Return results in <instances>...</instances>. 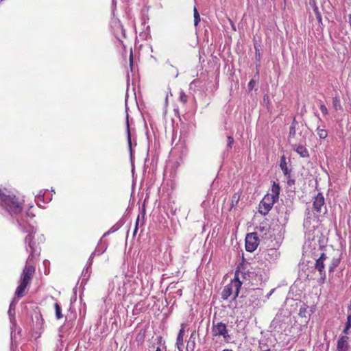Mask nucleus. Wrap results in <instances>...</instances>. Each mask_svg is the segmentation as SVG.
Instances as JSON below:
<instances>
[{"label":"nucleus","instance_id":"nucleus-29","mask_svg":"<svg viewBox=\"0 0 351 351\" xmlns=\"http://www.w3.org/2000/svg\"><path fill=\"white\" fill-rule=\"evenodd\" d=\"M287 177V184L289 186H292L295 184V180L293 179H291L290 178V174H289V176H286Z\"/></svg>","mask_w":351,"mask_h":351},{"label":"nucleus","instance_id":"nucleus-41","mask_svg":"<svg viewBox=\"0 0 351 351\" xmlns=\"http://www.w3.org/2000/svg\"><path fill=\"white\" fill-rule=\"evenodd\" d=\"M263 351H271L270 349H267V350H263Z\"/></svg>","mask_w":351,"mask_h":351},{"label":"nucleus","instance_id":"nucleus-7","mask_svg":"<svg viewBox=\"0 0 351 351\" xmlns=\"http://www.w3.org/2000/svg\"><path fill=\"white\" fill-rule=\"evenodd\" d=\"M258 245V238L256 232L247 234L245 238V249L247 252H254Z\"/></svg>","mask_w":351,"mask_h":351},{"label":"nucleus","instance_id":"nucleus-3","mask_svg":"<svg viewBox=\"0 0 351 351\" xmlns=\"http://www.w3.org/2000/svg\"><path fill=\"white\" fill-rule=\"evenodd\" d=\"M242 282L239 280L237 274H235L234 278L231 281L230 283L224 287L221 298L223 300H227L230 296L233 295V298L235 299L239 293V291Z\"/></svg>","mask_w":351,"mask_h":351},{"label":"nucleus","instance_id":"nucleus-1","mask_svg":"<svg viewBox=\"0 0 351 351\" xmlns=\"http://www.w3.org/2000/svg\"><path fill=\"white\" fill-rule=\"evenodd\" d=\"M16 221L21 229L28 233L25 239V243L26 244V250L29 252V255L27 259V263H31L39 256L40 253V247L34 241L36 230L32 225L26 224L23 218L18 217L16 218Z\"/></svg>","mask_w":351,"mask_h":351},{"label":"nucleus","instance_id":"nucleus-5","mask_svg":"<svg viewBox=\"0 0 351 351\" xmlns=\"http://www.w3.org/2000/svg\"><path fill=\"white\" fill-rule=\"evenodd\" d=\"M277 200L269 194L266 195L259 204V212L263 215H266L272 208L273 205Z\"/></svg>","mask_w":351,"mask_h":351},{"label":"nucleus","instance_id":"nucleus-32","mask_svg":"<svg viewBox=\"0 0 351 351\" xmlns=\"http://www.w3.org/2000/svg\"><path fill=\"white\" fill-rule=\"evenodd\" d=\"M138 223H139V216H138L136 221L135 228L134 230V234H135L138 230Z\"/></svg>","mask_w":351,"mask_h":351},{"label":"nucleus","instance_id":"nucleus-20","mask_svg":"<svg viewBox=\"0 0 351 351\" xmlns=\"http://www.w3.org/2000/svg\"><path fill=\"white\" fill-rule=\"evenodd\" d=\"M16 303H17V300L14 299L11 302V303L10 304V307H9V310H8V314H9V315L10 317L13 316L14 315V311H15V308H16Z\"/></svg>","mask_w":351,"mask_h":351},{"label":"nucleus","instance_id":"nucleus-14","mask_svg":"<svg viewBox=\"0 0 351 351\" xmlns=\"http://www.w3.org/2000/svg\"><path fill=\"white\" fill-rule=\"evenodd\" d=\"M27 283L20 280V285L18 286L16 290V295L18 298H21L24 295V291L27 286Z\"/></svg>","mask_w":351,"mask_h":351},{"label":"nucleus","instance_id":"nucleus-34","mask_svg":"<svg viewBox=\"0 0 351 351\" xmlns=\"http://www.w3.org/2000/svg\"><path fill=\"white\" fill-rule=\"evenodd\" d=\"M155 351H167V350H166V348H161L160 347H158Z\"/></svg>","mask_w":351,"mask_h":351},{"label":"nucleus","instance_id":"nucleus-39","mask_svg":"<svg viewBox=\"0 0 351 351\" xmlns=\"http://www.w3.org/2000/svg\"><path fill=\"white\" fill-rule=\"evenodd\" d=\"M222 351H233V350H230V349H224Z\"/></svg>","mask_w":351,"mask_h":351},{"label":"nucleus","instance_id":"nucleus-16","mask_svg":"<svg viewBox=\"0 0 351 351\" xmlns=\"http://www.w3.org/2000/svg\"><path fill=\"white\" fill-rule=\"evenodd\" d=\"M279 194H280L279 184L274 182V184L272 186V194H271L270 195L272 196L274 199H276L278 201V199L279 198Z\"/></svg>","mask_w":351,"mask_h":351},{"label":"nucleus","instance_id":"nucleus-30","mask_svg":"<svg viewBox=\"0 0 351 351\" xmlns=\"http://www.w3.org/2000/svg\"><path fill=\"white\" fill-rule=\"evenodd\" d=\"M200 21V16H194V25L197 26L199 22Z\"/></svg>","mask_w":351,"mask_h":351},{"label":"nucleus","instance_id":"nucleus-31","mask_svg":"<svg viewBox=\"0 0 351 351\" xmlns=\"http://www.w3.org/2000/svg\"><path fill=\"white\" fill-rule=\"evenodd\" d=\"M255 85V81L254 80H251L248 84V87L250 90H252Z\"/></svg>","mask_w":351,"mask_h":351},{"label":"nucleus","instance_id":"nucleus-37","mask_svg":"<svg viewBox=\"0 0 351 351\" xmlns=\"http://www.w3.org/2000/svg\"><path fill=\"white\" fill-rule=\"evenodd\" d=\"M301 316L302 315V314H304V312L302 311V308H300V313H299Z\"/></svg>","mask_w":351,"mask_h":351},{"label":"nucleus","instance_id":"nucleus-33","mask_svg":"<svg viewBox=\"0 0 351 351\" xmlns=\"http://www.w3.org/2000/svg\"><path fill=\"white\" fill-rule=\"evenodd\" d=\"M193 15L194 16H198L199 15L196 7H194V9H193Z\"/></svg>","mask_w":351,"mask_h":351},{"label":"nucleus","instance_id":"nucleus-28","mask_svg":"<svg viewBox=\"0 0 351 351\" xmlns=\"http://www.w3.org/2000/svg\"><path fill=\"white\" fill-rule=\"evenodd\" d=\"M319 108L322 112V114L326 116L328 114V109L326 108V106L323 104V103H321L320 105H319Z\"/></svg>","mask_w":351,"mask_h":351},{"label":"nucleus","instance_id":"nucleus-18","mask_svg":"<svg viewBox=\"0 0 351 351\" xmlns=\"http://www.w3.org/2000/svg\"><path fill=\"white\" fill-rule=\"evenodd\" d=\"M167 64H168L167 70L169 74L174 76V77H177L178 75V71L177 68L174 67L173 65L169 64V62H167Z\"/></svg>","mask_w":351,"mask_h":351},{"label":"nucleus","instance_id":"nucleus-40","mask_svg":"<svg viewBox=\"0 0 351 351\" xmlns=\"http://www.w3.org/2000/svg\"><path fill=\"white\" fill-rule=\"evenodd\" d=\"M132 55L130 56V63L132 62Z\"/></svg>","mask_w":351,"mask_h":351},{"label":"nucleus","instance_id":"nucleus-13","mask_svg":"<svg viewBox=\"0 0 351 351\" xmlns=\"http://www.w3.org/2000/svg\"><path fill=\"white\" fill-rule=\"evenodd\" d=\"M298 124V123L294 119L291 123L290 128H289V136H288V140H289V143H291V139L295 138V134H296L295 128Z\"/></svg>","mask_w":351,"mask_h":351},{"label":"nucleus","instance_id":"nucleus-17","mask_svg":"<svg viewBox=\"0 0 351 351\" xmlns=\"http://www.w3.org/2000/svg\"><path fill=\"white\" fill-rule=\"evenodd\" d=\"M240 200V195L237 193H234L232 196V198H231V207H230V209L233 208H235L239 202Z\"/></svg>","mask_w":351,"mask_h":351},{"label":"nucleus","instance_id":"nucleus-21","mask_svg":"<svg viewBox=\"0 0 351 351\" xmlns=\"http://www.w3.org/2000/svg\"><path fill=\"white\" fill-rule=\"evenodd\" d=\"M126 125H127V132H128V145L130 147V149H132V142H131V134L130 131V125H129V121H128V115H127V120H126Z\"/></svg>","mask_w":351,"mask_h":351},{"label":"nucleus","instance_id":"nucleus-38","mask_svg":"<svg viewBox=\"0 0 351 351\" xmlns=\"http://www.w3.org/2000/svg\"><path fill=\"white\" fill-rule=\"evenodd\" d=\"M301 316L302 315V314H304V312L302 311V308H300V313H299Z\"/></svg>","mask_w":351,"mask_h":351},{"label":"nucleus","instance_id":"nucleus-9","mask_svg":"<svg viewBox=\"0 0 351 351\" xmlns=\"http://www.w3.org/2000/svg\"><path fill=\"white\" fill-rule=\"evenodd\" d=\"M324 205V197L322 193H318L317 196L315 197L313 202V209L314 210L320 213L322 211V208Z\"/></svg>","mask_w":351,"mask_h":351},{"label":"nucleus","instance_id":"nucleus-8","mask_svg":"<svg viewBox=\"0 0 351 351\" xmlns=\"http://www.w3.org/2000/svg\"><path fill=\"white\" fill-rule=\"evenodd\" d=\"M34 261L27 263L21 276V280L29 284L35 272Z\"/></svg>","mask_w":351,"mask_h":351},{"label":"nucleus","instance_id":"nucleus-12","mask_svg":"<svg viewBox=\"0 0 351 351\" xmlns=\"http://www.w3.org/2000/svg\"><path fill=\"white\" fill-rule=\"evenodd\" d=\"M293 150H295L298 154L300 155V156L302 158H308L309 157V153L307 149L303 146L302 145H291Z\"/></svg>","mask_w":351,"mask_h":351},{"label":"nucleus","instance_id":"nucleus-15","mask_svg":"<svg viewBox=\"0 0 351 351\" xmlns=\"http://www.w3.org/2000/svg\"><path fill=\"white\" fill-rule=\"evenodd\" d=\"M280 167L285 176H289L290 171L288 169L285 157L283 156L281 158Z\"/></svg>","mask_w":351,"mask_h":351},{"label":"nucleus","instance_id":"nucleus-6","mask_svg":"<svg viewBox=\"0 0 351 351\" xmlns=\"http://www.w3.org/2000/svg\"><path fill=\"white\" fill-rule=\"evenodd\" d=\"M326 258L327 256L326 254L322 253L319 258H317L315 262V267L319 272L320 274V278L317 281L319 284L324 283L326 278V271L324 270V261H326Z\"/></svg>","mask_w":351,"mask_h":351},{"label":"nucleus","instance_id":"nucleus-25","mask_svg":"<svg viewBox=\"0 0 351 351\" xmlns=\"http://www.w3.org/2000/svg\"><path fill=\"white\" fill-rule=\"evenodd\" d=\"M179 99L183 104H186L187 102L188 96L185 94V93L183 90H181L180 92Z\"/></svg>","mask_w":351,"mask_h":351},{"label":"nucleus","instance_id":"nucleus-11","mask_svg":"<svg viewBox=\"0 0 351 351\" xmlns=\"http://www.w3.org/2000/svg\"><path fill=\"white\" fill-rule=\"evenodd\" d=\"M348 337L347 336H341L337 341V351H348Z\"/></svg>","mask_w":351,"mask_h":351},{"label":"nucleus","instance_id":"nucleus-2","mask_svg":"<svg viewBox=\"0 0 351 351\" xmlns=\"http://www.w3.org/2000/svg\"><path fill=\"white\" fill-rule=\"evenodd\" d=\"M0 204L12 215H18L22 209L18 198L6 190H0Z\"/></svg>","mask_w":351,"mask_h":351},{"label":"nucleus","instance_id":"nucleus-26","mask_svg":"<svg viewBox=\"0 0 351 351\" xmlns=\"http://www.w3.org/2000/svg\"><path fill=\"white\" fill-rule=\"evenodd\" d=\"M227 149L228 150L232 149V144L234 143V138H232V136H228V138H227Z\"/></svg>","mask_w":351,"mask_h":351},{"label":"nucleus","instance_id":"nucleus-24","mask_svg":"<svg viewBox=\"0 0 351 351\" xmlns=\"http://www.w3.org/2000/svg\"><path fill=\"white\" fill-rule=\"evenodd\" d=\"M317 135L320 138H325L327 137L328 132L326 130L318 128L317 130Z\"/></svg>","mask_w":351,"mask_h":351},{"label":"nucleus","instance_id":"nucleus-27","mask_svg":"<svg viewBox=\"0 0 351 351\" xmlns=\"http://www.w3.org/2000/svg\"><path fill=\"white\" fill-rule=\"evenodd\" d=\"M278 254H279L278 252L274 249H270L267 251V256H271L276 258V257H278Z\"/></svg>","mask_w":351,"mask_h":351},{"label":"nucleus","instance_id":"nucleus-4","mask_svg":"<svg viewBox=\"0 0 351 351\" xmlns=\"http://www.w3.org/2000/svg\"><path fill=\"white\" fill-rule=\"evenodd\" d=\"M211 332L214 337L222 336L226 342H229L231 339L226 324L221 322H215L213 321Z\"/></svg>","mask_w":351,"mask_h":351},{"label":"nucleus","instance_id":"nucleus-10","mask_svg":"<svg viewBox=\"0 0 351 351\" xmlns=\"http://www.w3.org/2000/svg\"><path fill=\"white\" fill-rule=\"evenodd\" d=\"M185 332V326L184 324H182L181 328L176 339V346L179 351H182L184 348L183 337Z\"/></svg>","mask_w":351,"mask_h":351},{"label":"nucleus","instance_id":"nucleus-19","mask_svg":"<svg viewBox=\"0 0 351 351\" xmlns=\"http://www.w3.org/2000/svg\"><path fill=\"white\" fill-rule=\"evenodd\" d=\"M340 263V259L339 258H333L330 263V265L329 266V272H333L335 269L338 266V265Z\"/></svg>","mask_w":351,"mask_h":351},{"label":"nucleus","instance_id":"nucleus-22","mask_svg":"<svg viewBox=\"0 0 351 351\" xmlns=\"http://www.w3.org/2000/svg\"><path fill=\"white\" fill-rule=\"evenodd\" d=\"M54 308L56 310V316L58 319H60L62 317V314L61 313V307L58 302H56L54 304Z\"/></svg>","mask_w":351,"mask_h":351},{"label":"nucleus","instance_id":"nucleus-36","mask_svg":"<svg viewBox=\"0 0 351 351\" xmlns=\"http://www.w3.org/2000/svg\"><path fill=\"white\" fill-rule=\"evenodd\" d=\"M349 23H350V25L351 27V14L349 16Z\"/></svg>","mask_w":351,"mask_h":351},{"label":"nucleus","instance_id":"nucleus-23","mask_svg":"<svg viewBox=\"0 0 351 351\" xmlns=\"http://www.w3.org/2000/svg\"><path fill=\"white\" fill-rule=\"evenodd\" d=\"M351 328V315H349L347 317V322L346 324V327L343 330V333L348 334V330Z\"/></svg>","mask_w":351,"mask_h":351},{"label":"nucleus","instance_id":"nucleus-35","mask_svg":"<svg viewBox=\"0 0 351 351\" xmlns=\"http://www.w3.org/2000/svg\"><path fill=\"white\" fill-rule=\"evenodd\" d=\"M337 101H337V99H334V100H333V103H334V105H335V106L337 105Z\"/></svg>","mask_w":351,"mask_h":351}]
</instances>
